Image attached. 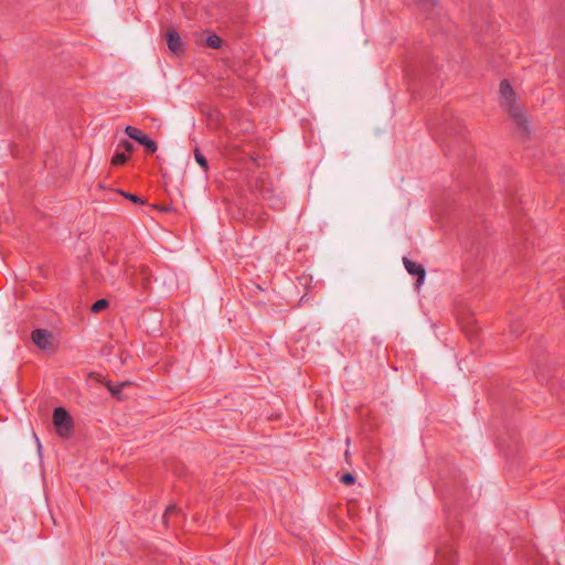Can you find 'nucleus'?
Listing matches in <instances>:
<instances>
[{
  "label": "nucleus",
  "mask_w": 565,
  "mask_h": 565,
  "mask_svg": "<svg viewBox=\"0 0 565 565\" xmlns=\"http://www.w3.org/2000/svg\"><path fill=\"white\" fill-rule=\"evenodd\" d=\"M500 95L502 99V105L513 117L515 124L519 127H522L524 131L527 132L526 117L515 105V93L507 79H503L500 84Z\"/></svg>",
  "instance_id": "f257e3e1"
},
{
  "label": "nucleus",
  "mask_w": 565,
  "mask_h": 565,
  "mask_svg": "<svg viewBox=\"0 0 565 565\" xmlns=\"http://www.w3.org/2000/svg\"><path fill=\"white\" fill-rule=\"evenodd\" d=\"M53 423L61 437L68 438L73 434V419L64 407L54 409Z\"/></svg>",
  "instance_id": "f03ea898"
},
{
  "label": "nucleus",
  "mask_w": 565,
  "mask_h": 565,
  "mask_svg": "<svg viewBox=\"0 0 565 565\" xmlns=\"http://www.w3.org/2000/svg\"><path fill=\"white\" fill-rule=\"evenodd\" d=\"M125 132L129 138L143 146L149 153H154L157 151L158 146L156 141H153L148 135L143 134L140 129L134 126H127L125 128Z\"/></svg>",
  "instance_id": "7ed1b4c3"
},
{
  "label": "nucleus",
  "mask_w": 565,
  "mask_h": 565,
  "mask_svg": "<svg viewBox=\"0 0 565 565\" xmlns=\"http://www.w3.org/2000/svg\"><path fill=\"white\" fill-rule=\"evenodd\" d=\"M31 338H32L33 343L41 350H52L53 349V334L49 330L35 329L32 332Z\"/></svg>",
  "instance_id": "20e7f679"
},
{
  "label": "nucleus",
  "mask_w": 565,
  "mask_h": 565,
  "mask_svg": "<svg viewBox=\"0 0 565 565\" xmlns=\"http://www.w3.org/2000/svg\"><path fill=\"white\" fill-rule=\"evenodd\" d=\"M403 264H404L406 271L409 275L417 276L416 286L419 287L424 282V279L426 276L425 268L422 265L408 259L407 257L403 258Z\"/></svg>",
  "instance_id": "39448f33"
},
{
  "label": "nucleus",
  "mask_w": 565,
  "mask_h": 565,
  "mask_svg": "<svg viewBox=\"0 0 565 565\" xmlns=\"http://www.w3.org/2000/svg\"><path fill=\"white\" fill-rule=\"evenodd\" d=\"M167 43L169 50L175 54L180 55L184 51V43L180 36V34L175 30H170L167 33Z\"/></svg>",
  "instance_id": "423d86ee"
},
{
  "label": "nucleus",
  "mask_w": 565,
  "mask_h": 565,
  "mask_svg": "<svg viewBox=\"0 0 565 565\" xmlns=\"http://www.w3.org/2000/svg\"><path fill=\"white\" fill-rule=\"evenodd\" d=\"M180 512H181V511H180V509H179L177 505H174V504L169 505V507L166 509V512H164V514H163V516H162V521H163L164 525H166V526H168V525H169V520H170L171 518H173V516L179 515V514H180Z\"/></svg>",
  "instance_id": "0eeeda50"
},
{
  "label": "nucleus",
  "mask_w": 565,
  "mask_h": 565,
  "mask_svg": "<svg viewBox=\"0 0 565 565\" xmlns=\"http://www.w3.org/2000/svg\"><path fill=\"white\" fill-rule=\"evenodd\" d=\"M128 157L129 156L126 154L124 151H119L118 149H116V152L111 158V164L113 166H121L127 162Z\"/></svg>",
  "instance_id": "6e6552de"
},
{
  "label": "nucleus",
  "mask_w": 565,
  "mask_h": 565,
  "mask_svg": "<svg viewBox=\"0 0 565 565\" xmlns=\"http://www.w3.org/2000/svg\"><path fill=\"white\" fill-rule=\"evenodd\" d=\"M205 43L207 46L212 49H220L222 46L223 41L218 35L213 33L205 39Z\"/></svg>",
  "instance_id": "1a4fd4ad"
},
{
  "label": "nucleus",
  "mask_w": 565,
  "mask_h": 565,
  "mask_svg": "<svg viewBox=\"0 0 565 565\" xmlns=\"http://www.w3.org/2000/svg\"><path fill=\"white\" fill-rule=\"evenodd\" d=\"M194 159L195 161L198 162V164L204 170L206 171L209 169V163H207V160L206 158L203 156V153L200 151V149H195L194 150Z\"/></svg>",
  "instance_id": "9d476101"
},
{
  "label": "nucleus",
  "mask_w": 565,
  "mask_h": 565,
  "mask_svg": "<svg viewBox=\"0 0 565 565\" xmlns=\"http://www.w3.org/2000/svg\"><path fill=\"white\" fill-rule=\"evenodd\" d=\"M126 385H127L126 382L118 383L117 385H113L111 382H108L106 384V386H107L108 391L110 392V394L114 395V396H117L118 398H121L120 397V392H121V388L124 386H126Z\"/></svg>",
  "instance_id": "9b49d317"
},
{
  "label": "nucleus",
  "mask_w": 565,
  "mask_h": 565,
  "mask_svg": "<svg viewBox=\"0 0 565 565\" xmlns=\"http://www.w3.org/2000/svg\"><path fill=\"white\" fill-rule=\"evenodd\" d=\"M422 11L428 12L429 9H433L436 6L435 0H413Z\"/></svg>",
  "instance_id": "f8f14e48"
},
{
  "label": "nucleus",
  "mask_w": 565,
  "mask_h": 565,
  "mask_svg": "<svg viewBox=\"0 0 565 565\" xmlns=\"http://www.w3.org/2000/svg\"><path fill=\"white\" fill-rule=\"evenodd\" d=\"M109 302L108 300L106 299H99L97 301H95L92 307H90V311L93 313H98L100 311H103L104 309H106L108 307Z\"/></svg>",
  "instance_id": "ddd939ff"
},
{
  "label": "nucleus",
  "mask_w": 565,
  "mask_h": 565,
  "mask_svg": "<svg viewBox=\"0 0 565 565\" xmlns=\"http://www.w3.org/2000/svg\"><path fill=\"white\" fill-rule=\"evenodd\" d=\"M116 149L129 156L135 150V146L128 140H122L117 145Z\"/></svg>",
  "instance_id": "4468645a"
},
{
  "label": "nucleus",
  "mask_w": 565,
  "mask_h": 565,
  "mask_svg": "<svg viewBox=\"0 0 565 565\" xmlns=\"http://www.w3.org/2000/svg\"><path fill=\"white\" fill-rule=\"evenodd\" d=\"M510 331L513 335L519 337L522 333V323L520 321H515L510 326Z\"/></svg>",
  "instance_id": "2eb2a0df"
},
{
  "label": "nucleus",
  "mask_w": 565,
  "mask_h": 565,
  "mask_svg": "<svg viewBox=\"0 0 565 565\" xmlns=\"http://www.w3.org/2000/svg\"><path fill=\"white\" fill-rule=\"evenodd\" d=\"M340 481L344 484H353L355 482V477L352 475V473H344L341 478H340Z\"/></svg>",
  "instance_id": "dca6fc26"
},
{
  "label": "nucleus",
  "mask_w": 565,
  "mask_h": 565,
  "mask_svg": "<svg viewBox=\"0 0 565 565\" xmlns=\"http://www.w3.org/2000/svg\"><path fill=\"white\" fill-rule=\"evenodd\" d=\"M121 194L127 198L128 200H130L131 202L134 203H139V204H143V201L141 198H139L138 195L136 194H130V193H126V192H122L121 191Z\"/></svg>",
  "instance_id": "f3484780"
},
{
  "label": "nucleus",
  "mask_w": 565,
  "mask_h": 565,
  "mask_svg": "<svg viewBox=\"0 0 565 565\" xmlns=\"http://www.w3.org/2000/svg\"><path fill=\"white\" fill-rule=\"evenodd\" d=\"M344 456H345V459L349 460V457H350L349 450H345Z\"/></svg>",
  "instance_id": "a211bd4d"
},
{
  "label": "nucleus",
  "mask_w": 565,
  "mask_h": 565,
  "mask_svg": "<svg viewBox=\"0 0 565 565\" xmlns=\"http://www.w3.org/2000/svg\"><path fill=\"white\" fill-rule=\"evenodd\" d=\"M36 443H38L39 449H41V444H40V439L39 438H36Z\"/></svg>",
  "instance_id": "6ab92c4d"
},
{
  "label": "nucleus",
  "mask_w": 565,
  "mask_h": 565,
  "mask_svg": "<svg viewBox=\"0 0 565 565\" xmlns=\"http://www.w3.org/2000/svg\"><path fill=\"white\" fill-rule=\"evenodd\" d=\"M561 296H562V298H565V295L562 294ZM564 302H565V299H564Z\"/></svg>",
  "instance_id": "aec40b11"
}]
</instances>
